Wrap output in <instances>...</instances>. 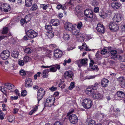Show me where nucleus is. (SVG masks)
Returning <instances> with one entry per match:
<instances>
[{"instance_id":"nucleus-1","label":"nucleus","mask_w":125,"mask_h":125,"mask_svg":"<svg viewBox=\"0 0 125 125\" xmlns=\"http://www.w3.org/2000/svg\"><path fill=\"white\" fill-rule=\"evenodd\" d=\"M82 104L84 108L86 109H89L92 105L93 102L90 99L85 98L83 100Z\"/></svg>"},{"instance_id":"nucleus-2","label":"nucleus","mask_w":125,"mask_h":125,"mask_svg":"<svg viewBox=\"0 0 125 125\" xmlns=\"http://www.w3.org/2000/svg\"><path fill=\"white\" fill-rule=\"evenodd\" d=\"M84 13L85 16L87 17L92 19V21H94L96 19V16L94 15L92 11L89 9L86 10L84 11Z\"/></svg>"},{"instance_id":"nucleus-3","label":"nucleus","mask_w":125,"mask_h":125,"mask_svg":"<svg viewBox=\"0 0 125 125\" xmlns=\"http://www.w3.org/2000/svg\"><path fill=\"white\" fill-rule=\"evenodd\" d=\"M26 33L28 37L32 39L36 37L38 34V33L32 30H28L26 32Z\"/></svg>"},{"instance_id":"nucleus-4","label":"nucleus","mask_w":125,"mask_h":125,"mask_svg":"<svg viewBox=\"0 0 125 125\" xmlns=\"http://www.w3.org/2000/svg\"><path fill=\"white\" fill-rule=\"evenodd\" d=\"M45 92L43 88H40L38 91L37 92V98L38 103L42 98L43 96L44 95Z\"/></svg>"},{"instance_id":"nucleus-5","label":"nucleus","mask_w":125,"mask_h":125,"mask_svg":"<svg viewBox=\"0 0 125 125\" xmlns=\"http://www.w3.org/2000/svg\"><path fill=\"white\" fill-rule=\"evenodd\" d=\"M11 9L10 5L6 3L0 5V10L3 11L5 12H7L9 11Z\"/></svg>"},{"instance_id":"nucleus-6","label":"nucleus","mask_w":125,"mask_h":125,"mask_svg":"<svg viewBox=\"0 0 125 125\" xmlns=\"http://www.w3.org/2000/svg\"><path fill=\"white\" fill-rule=\"evenodd\" d=\"M55 100L54 97H49L47 99L45 104L47 107H50L53 104Z\"/></svg>"},{"instance_id":"nucleus-7","label":"nucleus","mask_w":125,"mask_h":125,"mask_svg":"<svg viewBox=\"0 0 125 125\" xmlns=\"http://www.w3.org/2000/svg\"><path fill=\"white\" fill-rule=\"evenodd\" d=\"M87 62V59L84 58L81 60H77L75 62L76 64H77L79 67L80 68L82 65L84 66L86 65Z\"/></svg>"},{"instance_id":"nucleus-8","label":"nucleus","mask_w":125,"mask_h":125,"mask_svg":"<svg viewBox=\"0 0 125 125\" xmlns=\"http://www.w3.org/2000/svg\"><path fill=\"white\" fill-rule=\"evenodd\" d=\"M109 27L112 31H115L119 29L118 25L114 22H111L109 24Z\"/></svg>"},{"instance_id":"nucleus-9","label":"nucleus","mask_w":125,"mask_h":125,"mask_svg":"<svg viewBox=\"0 0 125 125\" xmlns=\"http://www.w3.org/2000/svg\"><path fill=\"white\" fill-rule=\"evenodd\" d=\"M71 123L73 124H76L78 121V119L77 116L75 114H72L68 116Z\"/></svg>"},{"instance_id":"nucleus-10","label":"nucleus","mask_w":125,"mask_h":125,"mask_svg":"<svg viewBox=\"0 0 125 125\" xmlns=\"http://www.w3.org/2000/svg\"><path fill=\"white\" fill-rule=\"evenodd\" d=\"M10 55V53L8 50H5L2 52L1 53L0 56L1 58L5 60L8 59Z\"/></svg>"},{"instance_id":"nucleus-11","label":"nucleus","mask_w":125,"mask_h":125,"mask_svg":"<svg viewBox=\"0 0 125 125\" xmlns=\"http://www.w3.org/2000/svg\"><path fill=\"white\" fill-rule=\"evenodd\" d=\"M93 87L90 86L88 87L86 89L85 92L88 95H92L95 93V90L92 88Z\"/></svg>"},{"instance_id":"nucleus-12","label":"nucleus","mask_w":125,"mask_h":125,"mask_svg":"<svg viewBox=\"0 0 125 125\" xmlns=\"http://www.w3.org/2000/svg\"><path fill=\"white\" fill-rule=\"evenodd\" d=\"M123 19V17L119 14H115L113 17V20L114 22H120Z\"/></svg>"},{"instance_id":"nucleus-13","label":"nucleus","mask_w":125,"mask_h":125,"mask_svg":"<svg viewBox=\"0 0 125 125\" xmlns=\"http://www.w3.org/2000/svg\"><path fill=\"white\" fill-rule=\"evenodd\" d=\"M62 52L60 50L56 49L54 51V57L56 59L61 57L62 55Z\"/></svg>"},{"instance_id":"nucleus-14","label":"nucleus","mask_w":125,"mask_h":125,"mask_svg":"<svg viewBox=\"0 0 125 125\" xmlns=\"http://www.w3.org/2000/svg\"><path fill=\"white\" fill-rule=\"evenodd\" d=\"M96 30L100 33H103L104 31V28L102 24L98 23L97 25Z\"/></svg>"},{"instance_id":"nucleus-15","label":"nucleus","mask_w":125,"mask_h":125,"mask_svg":"<svg viewBox=\"0 0 125 125\" xmlns=\"http://www.w3.org/2000/svg\"><path fill=\"white\" fill-rule=\"evenodd\" d=\"M90 63V66L93 71L97 72L99 70V68L96 65L94 64V62L93 60H91Z\"/></svg>"},{"instance_id":"nucleus-16","label":"nucleus","mask_w":125,"mask_h":125,"mask_svg":"<svg viewBox=\"0 0 125 125\" xmlns=\"http://www.w3.org/2000/svg\"><path fill=\"white\" fill-rule=\"evenodd\" d=\"M64 77L66 78H70L72 79L73 74V72L70 71L65 72L64 74Z\"/></svg>"},{"instance_id":"nucleus-17","label":"nucleus","mask_w":125,"mask_h":125,"mask_svg":"<svg viewBox=\"0 0 125 125\" xmlns=\"http://www.w3.org/2000/svg\"><path fill=\"white\" fill-rule=\"evenodd\" d=\"M32 85V83L31 79L27 78L25 79V86L26 87L29 88L31 87Z\"/></svg>"},{"instance_id":"nucleus-18","label":"nucleus","mask_w":125,"mask_h":125,"mask_svg":"<svg viewBox=\"0 0 125 125\" xmlns=\"http://www.w3.org/2000/svg\"><path fill=\"white\" fill-rule=\"evenodd\" d=\"M92 95L93 97L95 99H101L103 98V97L102 95L100 94L98 92H95Z\"/></svg>"},{"instance_id":"nucleus-19","label":"nucleus","mask_w":125,"mask_h":125,"mask_svg":"<svg viewBox=\"0 0 125 125\" xmlns=\"http://www.w3.org/2000/svg\"><path fill=\"white\" fill-rule=\"evenodd\" d=\"M121 6V4L117 2H114L111 3V6L114 9H119Z\"/></svg>"},{"instance_id":"nucleus-20","label":"nucleus","mask_w":125,"mask_h":125,"mask_svg":"<svg viewBox=\"0 0 125 125\" xmlns=\"http://www.w3.org/2000/svg\"><path fill=\"white\" fill-rule=\"evenodd\" d=\"M65 29L67 30L71 31L73 28V24L70 23H67L64 25Z\"/></svg>"},{"instance_id":"nucleus-21","label":"nucleus","mask_w":125,"mask_h":125,"mask_svg":"<svg viewBox=\"0 0 125 125\" xmlns=\"http://www.w3.org/2000/svg\"><path fill=\"white\" fill-rule=\"evenodd\" d=\"M109 82L107 79H103L101 81V85L103 87H105L107 86Z\"/></svg>"},{"instance_id":"nucleus-22","label":"nucleus","mask_w":125,"mask_h":125,"mask_svg":"<svg viewBox=\"0 0 125 125\" xmlns=\"http://www.w3.org/2000/svg\"><path fill=\"white\" fill-rule=\"evenodd\" d=\"M51 22L52 25L55 26H57L60 24L59 21L57 19H52Z\"/></svg>"},{"instance_id":"nucleus-23","label":"nucleus","mask_w":125,"mask_h":125,"mask_svg":"<svg viewBox=\"0 0 125 125\" xmlns=\"http://www.w3.org/2000/svg\"><path fill=\"white\" fill-rule=\"evenodd\" d=\"M49 71V69H46L44 70L42 72V75L43 78H47L48 76V73Z\"/></svg>"},{"instance_id":"nucleus-24","label":"nucleus","mask_w":125,"mask_h":125,"mask_svg":"<svg viewBox=\"0 0 125 125\" xmlns=\"http://www.w3.org/2000/svg\"><path fill=\"white\" fill-rule=\"evenodd\" d=\"M117 95L121 99H123V98L125 96V94L124 93L121 91H118L117 93Z\"/></svg>"},{"instance_id":"nucleus-25","label":"nucleus","mask_w":125,"mask_h":125,"mask_svg":"<svg viewBox=\"0 0 125 125\" xmlns=\"http://www.w3.org/2000/svg\"><path fill=\"white\" fill-rule=\"evenodd\" d=\"M117 80L121 84L123 85H125V80L123 77H119L117 79Z\"/></svg>"},{"instance_id":"nucleus-26","label":"nucleus","mask_w":125,"mask_h":125,"mask_svg":"<svg viewBox=\"0 0 125 125\" xmlns=\"http://www.w3.org/2000/svg\"><path fill=\"white\" fill-rule=\"evenodd\" d=\"M24 52L27 54H30L33 51L32 50L30 47H27L24 49Z\"/></svg>"},{"instance_id":"nucleus-27","label":"nucleus","mask_w":125,"mask_h":125,"mask_svg":"<svg viewBox=\"0 0 125 125\" xmlns=\"http://www.w3.org/2000/svg\"><path fill=\"white\" fill-rule=\"evenodd\" d=\"M60 80V83L59 84V87L60 86V87L61 89L64 88L65 86V84L64 83V81L62 79Z\"/></svg>"},{"instance_id":"nucleus-28","label":"nucleus","mask_w":125,"mask_h":125,"mask_svg":"<svg viewBox=\"0 0 125 125\" xmlns=\"http://www.w3.org/2000/svg\"><path fill=\"white\" fill-rule=\"evenodd\" d=\"M19 54V52L17 51H13L11 54V56L14 58H17Z\"/></svg>"},{"instance_id":"nucleus-29","label":"nucleus","mask_w":125,"mask_h":125,"mask_svg":"<svg viewBox=\"0 0 125 125\" xmlns=\"http://www.w3.org/2000/svg\"><path fill=\"white\" fill-rule=\"evenodd\" d=\"M71 31L73 35H78L79 32L77 30V29H75L74 28H73Z\"/></svg>"},{"instance_id":"nucleus-30","label":"nucleus","mask_w":125,"mask_h":125,"mask_svg":"<svg viewBox=\"0 0 125 125\" xmlns=\"http://www.w3.org/2000/svg\"><path fill=\"white\" fill-rule=\"evenodd\" d=\"M32 1L26 0L25 1V5L27 7H30L32 5Z\"/></svg>"},{"instance_id":"nucleus-31","label":"nucleus","mask_w":125,"mask_h":125,"mask_svg":"<svg viewBox=\"0 0 125 125\" xmlns=\"http://www.w3.org/2000/svg\"><path fill=\"white\" fill-rule=\"evenodd\" d=\"M70 37L69 34L67 33H64L63 34V38L64 40H69L70 38Z\"/></svg>"},{"instance_id":"nucleus-32","label":"nucleus","mask_w":125,"mask_h":125,"mask_svg":"<svg viewBox=\"0 0 125 125\" xmlns=\"http://www.w3.org/2000/svg\"><path fill=\"white\" fill-rule=\"evenodd\" d=\"M5 88H7L8 89L10 90L12 89V87L13 86V85L9 83H7L5 84Z\"/></svg>"},{"instance_id":"nucleus-33","label":"nucleus","mask_w":125,"mask_h":125,"mask_svg":"<svg viewBox=\"0 0 125 125\" xmlns=\"http://www.w3.org/2000/svg\"><path fill=\"white\" fill-rule=\"evenodd\" d=\"M40 7L43 10H46L49 7V4H41Z\"/></svg>"},{"instance_id":"nucleus-34","label":"nucleus","mask_w":125,"mask_h":125,"mask_svg":"<svg viewBox=\"0 0 125 125\" xmlns=\"http://www.w3.org/2000/svg\"><path fill=\"white\" fill-rule=\"evenodd\" d=\"M56 8L58 10H59L61 8L62 9L64 10L66 8V7L65 6H62V5L60 4L57 5Z\"/></svg>"},{"instance_id":"nucleus-35","label":"nucleus","mask_w":125,"mask_h":125,"mask_svg":"<svg viewBox=\"0 0 125 125\" xmlns=\"http://www.w3.org/2000/svg\"><path fill=\"white\" fill-rule=\"evenodd\" d=\"M45 28L46 30H47L49 31H51L52 29V26L50 25H46L45 26Z\"/></svg>"},{"instance_id":"nucleus-36","label":"nucleus","mask_w":125,"mask_h":125,"mask_svg":"<svg viewBox=\"0 0 125 125\" xmlns=\"http://www.w3.org/2000/svg\"><path fill=\"white\" fill-rule=\"evenodd\" d=\"M77 35V38H79V39L80 40L82 39V40H83V41H84V36L83 35L80 33L79 32L78 35Z\"/></svg>"},{"instance_id":"nucleus-37","label":"nucleus","mask_w":125,"mask_h":125,"mask_svg":"<svg viewBox=\"0 0 125 125\" xmlns=\"http://www.w3.org/2000/svg\"><path fill=\"white\" fill-rule=\"evenodd\" d=\"M37 8V4H34L32 5V7L31 8L30 10L31 11H34L36 10Z\"/></svg>"},{"instance_id":"nucleus-38","label":"nucleus","mask_w":125,"mask_h":125,"mask_svg":"<svg viewBox=\"0 0 125 125\" xmlns=\"http://www.w3.org/2000/svg\"><path fill=\"white\" fill-rule=\"evenodd\" d=\"M47 35L48 38H51L53 37L54 34L51 31H49L47 33Z\"/></svg>"},{"instance_id":"nucleus-39","label":"nucleus","mask_w":125,"mask_h":125,"mask_svg":"<svg viewBox=\"0 0 125 125\" xmlns=\"http://www.w3.org/2000/svg\"><path fill=\"white\" fill-rule=\"evenodd\" d=\"M31 58L27 56H25L23 58L24 62L26 63H27L29 62Z\"/></svg>"},{"instance_id":"nucleus-40","label":"nucleus","mask_w":125,"mask_h":125,"mask_svg":"<svg viewBox=\"0 0 125 125\" xmlns=\"http://www.w3.org/2000/svg\"><path fill=\"white\" fill-rule=\"evenodd\" d=\"M108 52H109L107 50L105 49H103L101 52V54L103 55L107 54L108 53Z\"/></svg>"},{"instance_id":"nucleus-41","label":"nucleus","mask_w":125,"mask_h":125,"mask_svg":"<svg viewBox=\"0 0 125 125\" xmlns=\"http://www.w3.org/2000/svg\"><path fill=\"white\" fill-rule=\"evenodd\" d=\"M18 64L21 66H23L24 64V62L23 60L19 59L18 61Z\"/></svg>"},{"instance_id":"nucleus-42","label":"nucleus","mask_w":125,"mask_h":125,"mask_svg":"<svg viewBox=\"0 0 125 125\" xmlns=\"http://www.w3.org/2000/svg\"><path fill=\"white\" fill-rule=\"evenodd\" d=\"M38 107L36 106L31 111L29 112V114L30 115H32L33 113H34L37 109Z\"/></svg>"},{"instance_id":"nucleus-43","label":"nucleus","mask_w":125,"mask_h":125,"mask_svg":"<svg viewBox=\"0 0 125 125\" xmlns=\"http://www.w3.org/2000/svg\"><path fill=\"white\" fill-rule=\"evenodd\" d=\"M75 86V85L74 84V83L73 82H72L70 84V86L69 87V89L70 90H72L73 88Z\"/></svg>"},{"instance_id":"nucleus-44","label":"nucleus","mask_w":125,"mask_h":125,"mask_svg":"<svg viewBox=\"0 0 125 125\" xmlns=\"http://www.w3.org/2000/svg\"><path fill=\"white\" fill-rule=\"evenodd\" d=\"M24 19L26 21V23H27L30 20L31 18L29 15H27L25 16V18Z\"/></svg>"},{"instance_id":"nucleus-45","label":"nucleus","mask_w":125,"mask_h":125,"mask_svg":"<svg viewBox=\"0 0 125 125\" xmlns=\"http://www.w3.org/2000/svg\"><path fill=\"white\" fill-rule=\"evenodd\" d=\"M6 88H5V87H3V88H2L1 89V91L6 96L7 95L6 94L7 92V90H6Z\"/></svg>"},{"instance_id":"nucleus-46","label":"nucleus","mask_w":125,"mask_h":125,"mask_svg":"<svg viewBox=\"0 0 125 125\" xmlns=\"http://www.w3.org/2000/svg\"><path fill=\"white\" fill-rule=\"evenodd\" d=\"M93 89L95 90H96L97 88L98 87V84L97 83H95L94 85H92L91 86Z\"/></svg>"},{"instance_id":"nucleus-47","label":"nucleus","mask_w":125,"mask_h":125,"mask_svg":"<svg viewBox=\"0 0 125 125\" xmlns=\"http://www.w3.org/2000/svg\"><path fill=\"white\" fill-rule=\"evenodd\" d=\"M81 6L79 5H77L75 8V10L77 12H80L81 10Z\"/></svg>"},{"instance_id":"nucleus-48","label":"nucleus","mask_w":125,"mask_h":125,"mask_svg":"<svg viewBox=\"0 0 125 125\" xmlns=\"http://www.w3.org/2000/svg\"><path fill=\"white\" fill-rule=\"evenodd\" d=\"M88 125H96V123L94 120H92L89 122Z\"/></svg>"},{"instance_id":"nucleus-49","label":"nucleus","mask_w":125,"mask_h":125,"mask_svg":"<svg viewBox=\"0 0 125 125\" xmlns=\"http://www.w3.org/2000/svg\"><path fill=\"white\" fill-rule=\"evenodd\" d=\"M8 28L7 27H5L3 28L2 31L3 34H6L8 32Z\"/></svg>"},{"instance_id":"nucleus-50","label":"nucleus","mask_w":125,"mask_h":125,"mask_svg":"<svg viewBox=\"0 0 125 125\" xmlns=\"http://www.w3.org/2000/svg\"><path fill=\"white\" fill-rule=\"evenodd\" d=\"M77 27L78 28L81 29L83 27V24L81 22H79L77 24Z\"/></svg>"},{"instance_id":"nucleus-51","label":"nucleus","mask_w":125,"mask_h":125,"mask_svg":"<svg viewBox=\"0 0 125 125\" xmlns=\"http://www.w3.org/2000/svg\"><path fill=\"white\" fill-rule=\"evenodd\" d=\"M49 89L52 91H54L56 90L57 88L54 86H53L50 88H49Z\"/></svg>"},{"instance_id":"nucleus-52","label":"nucleus","mask_w":125,"mask_h":125,"mask_svg":"<svg viewBox=\"0 0 125 125\" xmlns=\"http://www.w3.org/2000/svg\"><path fill=\"white\" fill-rule=\"evenodd\" d=\"M20 22L21 25L22 26H23L24 24L25 23H26V21H25L24 19H22L20 21Z\"/></svg>"},{"instance_id":"nucleus-53","label":"nucleus","mask_w":125,"mask_h":125,"mask_svg":"<svg viewBox=\"0 0 125 125\" xmlns=\"http://www.w3.org/2000/svg\"><path fill=\"white\" fill-rule=\"evenodd\" d=\"M27 92L25 90L22 91L21 93V95L23 96H25Z\"/></svg>"},{"instance_id":"nucleus-54","label":"nucleus","mask_w":125,"mask_h":125,"mask_svg":"<svg viewBox=\"0 0 125 125\" xmlns=\"http://www.w3.org/2000/svg\"><path fill=\"white\" fill-rule=\"evenodd\" d=\"M20 73L21 75H25L26 74V73L25 71L23 70H21L20 71Z\"/></svg>"},{"instance_id":"nucleus-55","label":"nucleus","mask_w":125,"mask_h":125,"mask_svg":"<svg viewBox=\"0 0 125 125\" xmlns=\"http://www.w3.org/2000/svg\"><path fill=\"white\" fill-rule=\"evenodd\" d=\"M119 58L121 59V62H125V56L122 57L121 56H119Z\"/></svg>"},{"instance_id":"nucleus-56","label":"nucleus","mask_w":125,"mask_h":125,"mask_svg":"<svg viewBox=\"0 0 125 125\" xmlns=\"http://www.w3.org/2000/svg\"><path fill=\"white\" fill-rule=\"evenodd\" d=\"M74 111L73 109H72L70 110L69 111L67 114V116H69V115H71V114L73 113Z\"/></svg>"},{"instance_id":"nucleus-57","label":"nucleus","mask_w":125,"mask_h":125,"mask_svg":"<svg viewBox=\"0 0 125 125\" xmlns=\"http://www.w3.org/2000/svg\"><path fill=\"white\" fill-rule=\"evenodd\" d=\"M109 51L111 52V54H116V53H117V51L115 50H112L111 51H110L109 50Z\"/></svg>"},{"instance_id":"nucleus-58","label":"nucleus","mask_w":125,"mask_h":125,"mask_svg":"<svg viewBox=\"0 0 125 125\" xmlns=\"http://www.w3.org/2000/svg\"><path fill=\"white\" fill-rule=\"evenodd\" d=\"M49 70L50 72H55L56 71V69L54 67L51 68Z\"/></svg>"},{"instance_id":"nucleus-59","label":"nucleus","mask_w":125,"mask_h":125,"mask_svg":"<svg viewBox=\"0 0 125 125\" xmlns=\"http://www.w3.org/2000/svg\"><path fill=\"white\" fill-rule=\"evenodd\" d=\"M54 67L56 69V70H57V69H59L60 68V66L58 64H56L54 65Z\"/></svg>"},{"instance_id":"nucleus-60","label":"nucleus","mask_w":125,"mask_h":125,"mask_svg":"<svg viewBox=\"0 0 125 125\" xmlns=\"http://www.w3.org/2000/svg\"><path fill=\"white\" fill-rule=\"evenodd\" d=\"M54 125H63L62 123L57 121L55 122Z\"/></svg>"},{"instance_id":"nucleus-61","label":"nucleus","mask_w":125,"mask_h":125,"mask_svg":"<svg viewBox=\"0 0 125 125\" xmlns=\"http://www.w3.org/2000/svg\"><path fill=\"white\" fill-rule=\"evenodd\" d=\"M99 10V8L98 7H95L94 8V12L97 13L98 12Z\"/></svg>"},{"instance_id":"nucleus-62","label":"nucleus","mask_w":125,"mask_h":125,"mask_svg":"<svg viewBox=\"0 0 125 125\" xmlns=\"http://www.w3.org/2000/svg\"><path fill=\"white\" fill-rule=\"evenodd\" d=\"M18 96H11L10 97V98L11 100H16L18 98Z\"/></svg>"},{"instance_id":"nucleus-63","label":"nucleus","mask_w":125,"mask_h":125,"mask_svg":"<svg viewBox=\"0 0 125 125\" xmlns=\"http://www.w3.org/2000/svg\"><path fill=\"white\" fill-rule=\"evenodd\" d=\"M6 35H2L0 36V41L2 39H4L5 38L7 37Z\"/></svg>"},{"instance_id":"nucleus-64","label":"nucleus","mask_w":125,"mask_h":125,"mask_svg":"<svg viewBox=\"0 0 125 125\" xmlns=\"http://www.w3.org/2000/svg\"><path fill=\"white\" fill-rule=\"evenodd\" d=\"M50 47H52L53 48H56L58 47L55 44H51L50 45Z\"/></svg>"}]
</instances>
